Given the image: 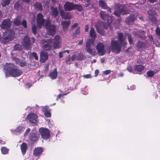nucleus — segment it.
I'll return each instance as SVG.
<instances>
[{
    "instance_id": "obj_51",
    "label": "nucleus",
    "mask_w": 160,
    "mask_h": 160,
    "mask_svg": "<svg viewBox=\"0 0 160 160\" xmlns=\"http://www.w3.org/2000/svg\"><path fill=\"white\" fill-rule=\"evenodd\" d=\"M18 64L21 67H23L25 65V62H20Z\"/></svg>"
},
{
    "instance_id": "obj_9",
    "label": "nucleus",
    "mask_w": 160,
    "mask_h": 160,
    "mask_svg": "<svg viewBox=\"0 0 160 160\" xmlns=\"http://www.w3.org/2000/svg\"><path fill=\"white\" fill-rule=\"evenodd\" d=\"M117 7L118 8L119 11L116 10L114 12V15L117 16H119L120 14H127L129 12V11L126 9L121 5L118 6Z\"/></svg>"
},
{
    "instance_id": "obj_22",
    "label": "nucleus",
    "mask_w": 160,
    "mask_h": 160,
    "mask_svg": "<svg viewBox=\"0 0 160 160\" xmlns=\"http://www.w3.org/2000/svg\"><path fill=\"white\" fill-rule=\"evenodd\" d=\"M70 24L69 21H64L62 22V26L63 29L64 30H66L68 29V27Z\"/></svg>"
},
{
    "instance_id": "obj_3",
    "label": "nucleus",
    "mask_w": 160,
    "mask_h": 160,
    "mask_svg": "<svg viewBox=\"0 0 160 160\" xmlns=\"http://www.w3.org/2000/svg\"><path fill=\"white\" fill-rule=\"evenodd\" d=\"M118 41L113 40L111 42L110 48L113 52L119 53L121 50V45L125 46L126 42L122 33H118Z\"/></svg>"
},
{
    "instance_id": "obj_11",
    "label": "nucleus",
    "mask_w": 160,
    "mask_h": 160,
    "mask_svg": "<svg viewBox=\"0 0 160 160\" xmlns=\"http://www.w3.org/2000/svg\"><path fill=\"white\" fill-rule=\"evenodd\" d=\"M10 25L11 22L9 19H6L4 20L0 26L1 30L2 31H5L9 29V28L10 27Z\"/></svg>"
},
{
    "instance_id": "obj_40",
    "label": "nucleus",
    "mask_w": 160,
    "mask_h": 160,
    "mask_svg": "<svg viewBox=\"0 0 160 160\" xmlns=\"http://www.w3.org/2000/svg\"><path fill=\"white\" fill-rule=\"evenodd\" d=\"M80 31V28L78 27L77 29L75 31L74 33V36H76L78 35Z\"/></svg>"
},
{
    "instance_id": "obj_10",
    "label": "nucleus",
    "mask_w": 160,
    "mask_h": 160,
    "mask_svg": "<svg viewBox=\"0 0 160 160\" xmlns=\"http://www.w3.org/2000/svg\"><path fill=\"white\" fill-rule=\"evenodd\" d=\"M37 115L33 113H29L27 116L26 119L31 123H36L38 119Z\"/></svg>"
},
{
    "instance_id": "obj_12",
    "label": "nucleus",
    "mask_w": 160,
    "mask_h": 160,
    "mask_svg": "<svg viewBox=\"0 0 160 160\" xmlns=\"http://www.w3.org/2000/svg\"><path fill=\"white\" fill-rule=\"evenodd\" d=\"M100 14L101 18L104 20H106L108 24H109L112 22V18L107 14L105 12L101 11Z\"/></svg>"
},
{
    "instance_id": "obj_7",
    "label": "nucleus",
    "mask_w": 160,
    "mask_h": 160,
    "mask_svg": "<svg viewBox=\"0 0 160 160\" xmlns=\"http://www.w3.org/2000/svg\"><path fill=\"white\" fill-rule=\"evenodd\" d=\"M42 137L44 139H48L50 136L49 130L44 128H41L39 130Z\"/></svg>"
},
{
    "instance_id": "obj_25",
    "label": "nucleus",
    "mask_w": 160,
    "mask_h": 160,
    "mask_svg": "<svg viewBox=\"0 0 160 160\" xmlns=\"http://www.w3.org/2000/svg\"><path fill=\"white\" fill-rule=\"evenodd\" d=\"M51 14L54 17H56L58 14V12L57 9L54 8L53 7H51Z\"/></svg>"
},
{
    "instance_id": "obj_63",
    "label": "nucleus",
    "mask_w": 160,
    "mask_h": 160,
    "mask_svg": "<svg viewBox=\"0 0 160 160\" xmlns=\"http://www.w3.org/2000/svg\"><path fill=\"white\" fill-rule=\"evenodd\" d=\"M31 40H32V42H34L35 41V39L34 38L32 37V38H31Z\"/></svg>"
},
{
    "instance_id": "obj_17",
    "label": "nucleus",
    "mask_w": 160,
    "mask_h": 160,
    "mask_svg": "<svg viewBox=\"0 0 160 160\" xmlns=\"http://www.w3.org/2000/svg\"><path fill=\"white\" fill-rule=\"evenodd\" d=\"M41 60L42 62H44L48 58V55L47 52L42 51L40 53Z\"/></svg>"
},
{
    "instance_id": "obj_4",
    "label": "nucleus",
    "mask_w": 160,
    "mask_h": 160,
    "mask_svg": "<svg viewBox=\"0 0 160 160\" xmlns=\"http://www.w3.org/2000/svg\"><path fill=\"white\" fill-rule=\"evenodd\" d=\"M12 77H17L21 75L22 72L17 67L12 63H6L4 68Z\"/></svg>"
},
{
    "instance_id": "obj_27",
    "label": "nucleus",
    "mask_w": 160,
    "mask_h": 160,
    "mask_svg": "<svg viewBox=\"0 0 160 160\" xmlns=\"http://www.w3.org/2000/svg\"><path fill=\"white\" fill-rule=\"evenodd\" d=\"M47 109H48V107H46V109H44V108L43 109V111L44 112V114L45 116L47 117H50L51 116V114L50 112L48 111Z\"/></svg>"
},
{
    "instance_id": "obj_41",
    "label": "nucleus",
    "mask_w": 160,
    "mask_h": 160,
    "mask_svg": "<svg viewBox=\"0 0 160 160\" xmlns=\"http://www.w3.org/2000/svg\"><path fill=\"white\" fill-rule=\"evenodd\" d=\"M32 55L34 57L36 60H37L38 59V57L36 53L33 52L32 53Z\"/></svg>"
},
{
    "instance_id": "obj_42",
    "label": "nucleus",
    "mask_w": 160,
    "mask_h": 160,
    "mask_svg": "<svg viewBox=\"0 0 160 160\" xmlns=\"http://www.w3.org/2000/svg\"><path fill=\"white\" fill-rule=\"evenodd\" d=\"M68 93H65V94H59L58 96V97L57 98V99H56V100H58V99L59 98H60L62 97L64 95H66Z\"/></svg>"
},
{
    "instance_id": "obj_39",
    "label": "nucleus",
    "mask_w": 160,
    "mask_h": 160,
    "mask_svg": "<svg viewBox=\"0 0 160 160\" xmlns=\"http://www.w3.org/2000/svg\"><path fill=\"white\" fill-rule=\"evenodd\" d=\"M21 46L19 44H16L15 45L14 47V48L15 50H18L20 49L21 48Z\"/></svg>"
},
{
    "instance_id": "obj_38",
    "label": "nucleus",
    "mask_w": 160,
    "mask_h": 160,
    "mask_svg": "<svg viewBox=\"0 0 160 160\" xmlns=\"http://www.w3.org/2000/svg\"><path fill=\"white\" fill-rule=\"evenodd\" d=\"M128 38L129 42L130 44H132L133 42L132 38V36L131 35L129 34L128 35Z\"/></svg>"
},
{
    "instance_id": "obj_16",
    "label": "nucleus",
    "mask_w": 160,
    "mask_h": 160,
    "mask_svg": "<svg viewBox=\"0 0 160 160\" xmlns=\"http://www.w3.org/2000/svg\"><path fill=\"white\" fill-rule=\"evenodd\" d=\"M25 129L24 125H21L18 126L14 130V132L16 135L22 133Z\"/></svg>"
},
{
    "instance_id": "obj_32",
    "label": "nucleus",
    "mask_w": 160,
    "mask_h": 160,
    "mask_svg": "<svg viewBox=\"0 0 160 160\" xmlns=\"http://www.w3.org/2000/svg\"><path fill=\"white\" fill-rule=\"evenodd\" d=\"M35 8L38 10H41L42 9V6L41 3L38 2H36L35 3Z\"/></svg>"
},
{
    "instance_id": "obj_19",
    "label": "nucleus",
    "mask_w": 160,
    "mask_h": 160,
    "mask_svg": "<svg viewBox=\"0 0 160 160\" xmlns=\"http://www.w3.org/2000/svg\"><path fill=\"white\" fill-rule=\"evenodd\" d=\"M42 151L43 149L42 148H36L34 151L33 154L35 156H38L42 154Z\"/></svg>"
},
{
    "instance_id": "obj_47",
    "label": "nucleus",
    "mask_w": 160,
    "mask_h": 160,
    "mask_svg": "<svg viewBox=\"0 0 160 160\" xmlns=\"http://www.w3.org/2000/svg\"><path fill=\"white\" fill-rule=\"evenodd\" d=\"M156 32L158 35H160V29L158 27L157 28Z\"/></svg>"
},
{
    "instance_id": "obj_50",
    "label": "nucleus",
    "mask_w": 160,
    "mask_h": 160,
    "mask_svg": "<svg viewBox=\"0 0 160 160\" xmlns=\"http://www.w3.org/2000/svg\"><path fill=\"white\" fill-rule=\"evenodd\" d=\"M127 70L129 72H132L133 70L131 66H128L127 68Z\"/></svg>"
},
{
    "instance_id": "obj_2",
    "label": "nucleus",
    "mask_w": 160,
    "mask_h": 160,
    "mask_svg": "<svg viewBox=\"0 0 160 160\" xmlns=\"http://www.w3.org/2000/svg\"><path fill=\"white\" fill-rule=\"evenodd\" d=\"M42 15L39 13L37 16V23L38 28L40 29L42 25L45 26L47 30V33L49 35L53 36L56 32L55 27L54 25H51L49 20L45 21L43 19Z\"/></svg>"
},
{
    "instance_id": "obj_20",
    "label": "nucleus",
    "mask_w": 160,
    "mask_h": 160,
    "mask_svg": "<svg viewBox=\"0 0 160 160\" xmlns=\"http://www.w3.org/2000/svg\"><path fill=\"white\" fill-rule=\"evenodd\" d=\"M49 76L52 79H54L56 78L57 77V72L56 68L54 70L50 72Z\"/></svg>"
},
{
    "instance_id": "obj_8",
    "label": "nucleus",
    "mask_w": 160,
    "mask_h": 160,
    "mask_svg": "<svg viewBox=\"0 0 160 160\" xmlns=\"http://www.w3.org/2000/svg\"><path fill=\"white\" fill-rule=\"evenodd\" d=\"M31 40L28 36H26L24 38L22 41V45L25 49L28 50L30 48L31 44Z\"/></svg>"
},
{
    "instance_id": "obj_28",
    "label": "nucleus",
    "mask_w": 160,
    "mask_h": 160,
    "mask_svg": "<svg viewBox=\"0 0 160 160\" xmlns=\"http://www.w3.org/2000/svg\"><path fill=\"white\" fill-rule=\"evenodd\" d=\"M144 68V67L142 65H138L136 66L135 68V70L138 72H141L142 70Z\"/></svg>"
},
{
    "instance_id": "obj_30",
    "label": "nucleus",
    "mask_w": 160,
    "mask_h": 160,
    "mask_svg": "<svg viewBox=\"0 0 160 160\" xmlns=\"http://www.w3.org/2000/svg\"><path fill=\"white\" fill-rule=\"evenodd\" d=\"M155 12L153 10H149L148 12V15L151 17H150V19H152V18H153L154 15L155 14Z\"/></svg>"
},
{
    "instance_id": "obj_29",
    "label": "nucleus",
    "mask_w": 160,
    "mask_h": 160,
    "mask_svg": "<svg viewBox=\"0 0 160 160\" xmlns=\"http://www.w3.org/2000/svg\"><path fill=\"white\" fill-rule=\"evenodd\" d=\"M11 0H2L1 4L2 7H5L8 5Z\"/></svg>"
},
{
    "instance_id": "obj_55",
    "label": "nucleus",
    "mask_w": 160,
    "mask_h": 160,
    "mask_svg": "<svg viewBox=\"0 0 160 160\" xmlns=\"http://www.w3.org/2000/svg\"><path fill=\"white\" fill-rule=\"evenodd\" d=\"M76 58V56L75 55H72L71 57V59L72 61H73Z\"/></svg>"
},
{
    "instance_id": "obj_34",
    "label": "nucleus",
    "mask_w": 160,
    "mask_h": 160,
    "mask_svg": "<svg viewBox=\"0 0 160 160\" xmlns=\"http://www.w3.org/2000/svg\"><path fill=\"white\" fill-rule=\"evenodd\" d=\"M74 9H76L78 11H81L82 9V7L80 5L74 4Z\"/></svg>"
},
{
    "instance_id": "obj_60",
    "label": "nucleus",
    "mask_w": 160,
    "mask_h": 160,
    "mask_svg": "<svg viewBox=\"0 0 160 160\" xmlns=\"http://www.w3.org/2000/svg\"><path fill=\"white\" fill-rule=\"evenodd\" d=\"M82 42H83V40H81L80 42H78V44L79 45H81L82 43Z\"/></svg>"
},
{
    "instance_id": "obj_5",
    "label": "nucleus",
    "mask_w": 160,
    "mask_h": 160,
    "mask_svg": "<svg viewBox=\"0 0 160 160\" xmlns=\"http://www.w3.org/2000/svg\"><path fill=\"white\" fill-rule=\"evenodd\" d=\"M2 32L3 33V35L2 40L1 39L2 43L5 44L14 39V33L12 30H7L5 31H2Z\"/></svg>"
},
{
    "instance_id": "obj_6",
    "label": "nucleus",
    "mask_w": 160,
    "mask_h": 160,
    "mask_svg": "<svg viewBox=\"0 0 160 160\" xmlns=\"http://www.w3.org/2000/svg\"><path fill=\"white\" fill-rule=\"evenodd\" d=\"M94 40H89L86 43V51L88 52L91 55H94L96 52L93 48V46Z\"/></svg>"
},
{
    "instance_id": "obj_14",
    "label": "nucleus",
    "mask_w": 160,
    "mask_h": 160,
    "mask_svg": "<svg viewBox=\"0 0 160 160\" xmlns=\"http://www.w3.org/2000/svg\"><path fill=\"white\" fill-rule=\"evenodd\" d=\"M65 10L67 11H71L74 9V4L72 2H66L64 5Z\"/></svg>"
},
{
    "instance_id": "obj_31",
    "label": "nucleus",
    "mask_w": 160,
    "mask_h": 160,
    "mask_svg": "<svg viewBox=\"0 0 160 160\" xmlns=\"http://www.w3.org/2000/svg\"><path fill=\"white\" fill-rule=\"evenodd\" d=\"M9 149L6 147H3L1 148L2 153L3 154L8 153Z\"/></svg>"
},
{
    "instance_id": "obj_48",
    "label": "nucleus",
    "mask_w": 160,
    "mask_h": 160,
    "mask_svg": "<svg viewBox=\"0 0 160 160\" xmlns=\"http://www.w3.org/2000/svg\"><path fill=\"white\" fill-rule=\"evenodd\" d=\"M30 129L29 128H28L26 131L25 132L24 134V136L27 135L29 132H30Z\"/></svg>"
},
{
    "instance_id": "obj_49",
    "label": "nucleus",
    "mask_w": 160,
    "mask_h": 160,
    "mask_svg": "<svg viewBox=\"0 0 160 160\" xmlns=\"http://www.w3.org/2000/svg\"><path fill=\"white\" fill-rule=\"evenodd\" d=\"M66 63L68 64L70 63V57H68L65 60Z\"/></svg>"
},
{
    "instance_id": "obj_56",
    "label": "nucleus",
    "mask_w": 160,
    "mask_h": 160,
    "mask_svg": "<svg viewBox=\"0 0 160 160\" xmlns=\"http://www.w3.org/2000/svg\"><path fill=\"white\" fill-rule=\"evenodd\" d=\"M142 43L141 42H138V43L137 44V46L138 47H141L142 46Z\"/></svg>"
},
{
    "instance_id": "obj_1",
    "label": "nucleus",
    "mask_w": 160,
    "mask_h": 160,
    "mask_svg": "<svg viewBox=\"0 0 160 160\" xmlns=\"http://www.w3.org/2000/svg\"><path fill=\"white\" fill-rule=\"evenodd\" d=\"M61 38L58 35L56 36L54 38L49 39L47 40H42L41 41L42 47L43 49L49 50L52 49L53 46L55 49H57L61 48L60 44Z\"/></svg>"
},
{
    "instance_id": "obj_61",
    "label": "nucleus",
    "mask_w": 160,
    "mask_h": 160,
    "mask_svg": "<svg viewBox=\"0 0 160 160\" xmlns=\"http://www.w3.org/2000/svg\"><path fill=\"white\" fill-rule=\"evenodd\" d=\"M63 53L64 52H66L67 53H69V50H65V51H63Z\"/></svg>"
},
{
    "instance_id": "obj_33",
    "label": "nucleus",
    "mask_w": 160,
    "mask_h": 160,
    "mask_svg": "<svg viewBox=\"0 0 160 160\" xmlns=\"http://www.w3.org/2000/svg\"><path fill=\"white\" fill-rule=\"evenodd\" d=\"M31 139L33 140H35L38 138V135L37 134L32 133L30 134Z\"/></svg>"
},
{
    "instance_id": "obj_24",
    "label": "nucleus",
    "mask_w": 160,
    "mask_h": 160,
    "mask_svg": "<svg viewBox=\"0 0 160 160\" xmlns=\"http://www.w3.org/2000/svg\"><path fill=\"white\" fill-rule=\"evenodd\" d=\"M135 19V16L134 15H130L127 19V21L129 23L133 22Z\"/></svg>"
},
{
    "instance_id": "obj_23",
    "label": "nucleus",
    "mask_w": 160,
    "mask_h": 160,
    "mask_svg": "<svg viewBox=\"0 0 160 160\" xmlns=\"http://www.w3.org/2000/svg\"><path fill=\"white\" fill-rule=\"evenodd\" d=\"M90 36L94 41L96 37V35L95 30L92 27L91 28L90 31Z\"/></svg>"
},
{
    "instance_id": "obj_45",
    "label": "nucleus",
    "mask_w": 160,
    "mask_h": 160,
    "mask_svg": "<svg viewBox=\"0 0 160 160\" xmlns=\"http://www.w3.org/2000/svg\"><path fill=\"white\" fill-rule=\"evenodd\" d=\"M12 59L13 60H15L16 63L19 64L20 62V61L18 58H16L15 57H13L12 58Z\"/></svg>"
},
{
    "instance_id": "obj_52",
    "label": "nucleus",
    "mask_w": 160,
    "mask_h": 160,
    "mask_svg": "<svg viewBox=\"0 0 160 160\" xmlns=\"http://www.w3.org/2000/svg\"><path fill=\"white\" fill-rule=\"evenodd\" d=\"M63 52H60L59 53V57L60 58H61L63 57Z\"/></svg>"
},
{
    "instance_id": "obj_15",
    "label": "nucleus",
    "mask_w": 160,
    "mask_h": 160,
    "mask_svg": "<svg viewBox=\"0 0 160 160\" xmlns=\"http://www.w3.org/2000/svg\"><path fill=\"white\" fill-rule=\"evenodd\" d=\"M59 10L61 15L63 18L66 19H69L71 18V17L69 13L64 12L60 7H59Z\"/></svg>"
},
{
    "instance_id": "obj_43",
    "label": "nucleus",
    "mask_w": 160,
    "mask_h": 160,
    "mask_svg": "<svg viewBox=\"0 0 160 160\" xmlns=\"http://www.w3.org/2000/svg\"><path fill=\"white\" fill-rule=\"evenodd\" d=\"M111 72L110 70H108L105 71H103V73L105 75L109 74Z\"/></svg>"
},
{
    "instance_id": "obj_44",
    "label": "nucleus",
    "mask_w": 160,
    "mask_h": 160,
    "mask_svg": "<svg viewBox=\"0 0 160 160\" xmlns=\"http://www.w3.org/2000/svg\"><path fill=\"white\" fill-rule=\"evenodd\" d=\"M22 24L23 25L24 28H27V22L25 20H23L22 22Z\"/></svg>"
},
{
    "instance_id": "obj_37",
    "label": "nucleus",
    "mask_w": 160,
    "mask_h": 160,
    "mask_svg": "<svg viewBox=\"0 0 160 160\" xmlns=\"http://www.w3.org/2000/svg\"><path fill=\"white\" fill-rule=\"evenodd\" d=\"M32 30L34 34H35L37 33L36 27L35 25L32 26Z\"/></svg>"
},
{
    "instance_id": "obj_53",
    "label": "nucleus",
    "mask_w": 160,
    "mask_h": 160,
    "mask_svg": "<svg viewBox=\"0 0 160 160\" xmlns=\"http://www.w3.org/2000/svg\"><path fill=\"white\" fill-rule=\"evenodd\" d=\"M78 25V24L77 23H75L72 26L71 28H74L77 26Z\"/></svg>"
},
{
    "instance_id": "obj_46",
    "label": "nucleus",
    "mask_w": 160,
    "mask_h": 160,
    "mask_svg": "<svg viewBox=\"0 0 160 160\" xmlns=\"http://www.w3.org/2000/svg\"><path fill=\"white\" fill-rule=\"evenodd\" d=\"M83 77L86 78H92L90 74L83 75Z\"/></svg>"
},
{
    "instance_id": "obj_59",
    "label": "nucleus",
    "mask_w": 160,
    "mask_h": 160,
    "mask_svg": "<svg viewBox=\"0 0 160 160\" xmlns=\"http://www.w3.org/2000/svg\"><path fill=\"white\" fill-rule=\"evenodd\" d=\"M26 88H29L31 86V84H30L28 83L26 85Z\"/></svg>"
},
{
    "instance_id": "obj_54",
    "label": "nucleus",
    "mask_w": 160,
    "mask_h": 160,
    "mask_svg": "<svg viewBox=\"0 0 160 160\" xmlns=\"http://www.w3.org/2000/svg\"><path fill=\"white\" fill-rule=\"evenodd\" d=\"M99 72V71L97 69L95 71V76L97 77L98 76V75Z\"/></svg>"
},
{
    "instance_id": "obj_62",
    "label": "nucleus",
    "mask_w": 160,
    "mask_h": 160,
    "mask_svg": "<svg viewBox=\"0 0 160 160\" xmlns=\"http://www.w3.org/2000/svg\"><path fill=\"white\" fill-rule=\"evenodd\" d=\"M150 2H153L156 1V0H148Z\"/></svg>"
},
{
    "instance_id": "obj_35",
    "label": "nucleus",
    "mask_w": 160,
    "mask_h": 160,
    "mask_svg": "<svg viewBox=\"0 0 160 160\" xmlns=\"http://www.w3.org/2000/svg\"><path fill=\"white\" fill-rule=\"evenodd\" d=\"M95 28L97 31L98 32V33L102 35H103L104 34V33L103 30L101 29H100L97 26H95Z\"/></svg>"
},
{
    "instance_id": "obj_21",
    "label": "nucleus",
    "mask_w": 160,
    "mask_h": 160,
    "mask_svg": "<svg viewBox=\"0 0 160 160\" xmlns=\"http://www.w3.org/2000/svg\"><path fill=\"white\" fill-rule=\"evenodd\" d=\"M27 149V145L26 143L23 142L21 145V149L22 154L24 155L26 153Z\"/></svg>"
},
{
    "instance_id": "obj_58",
    "label": "nucleus",
    "mask_w": 160,
    "mask_h": 160,
    "mask_svg": "<svg viewBox=\"0 0 160 160\" xmlns=\"http://www.w3.org/2000/svg\"><path fill=\"white\" fill-rule=\"evenodd\" d=\"M135 87L134 85H132L130 87V89L132 90H133L135 89Z\"/></svg>"
},
{
    "instance_id": "obj_57",
    "label": "nucleus",
    "mask_w": 160,
    "mask_h": 160,
    "mask_svg": "<svg viewBox=\"0 0 160 160\" xmlns=\"http://www.w3.org/2000/svg\"><path fill=\"white\" fill-rule=\"evenodd\" d=\"M88 26L87 25H86L85 26V31L86 32H88Z\"/></svg>"
},
{
    "instance_id": "obj_18",
    "label": "nucleus",
    "mask_w": 160,
    "mask_h": 160,
    "mask_svg": "<svg viewBox=\"0 0 160 160\" xmlns=\"http://www.w3.org/2000/svg\"><path fill=\"white\" fill-rule=\"evenodd\" d=\"M99 4L100 7L104 9H107L108 11L110 13L111 12V10L110 8H108L105 3L102 0H99Z\"/></svg>"
},
{
    "instance_id": "obj_36",
    "label": "nucleus",
    "mask_w": 160,
    "mask_h": 160,
    "mask_svg": "<svg viewBox=\"0 0 160 160\" xmlns=\"http://www.w3.org/2000/svg\"><path fill=\"white\" fill-rule=\"evenodd\" d=\"M147 75L149 77H152L154 74V72L151 71H149L147 72Z\"/></svg>"
},
{
    "instance_id": "obj_64",
    "label": "nucleus",
    "mask_w": 160,
    "mask_h": 160,
    "mask_svg": "<svg viewBox=\"0 0 160 160\" xmlns=\"http://www.w3.org/2000/svg\"><path fill=\"white\" fill-rule=\"evenodd\" d=\"M0 142L1 144H4L5 142H2V140H0Z\"/></svg>"
},
{
    "instance_id": "obj_13",
    "label": "nucleus",
    "mask_w": 160,
    "mask_h": 160,
    "mask_svg": "<svg viewBox=\"0 0 160 160\" xmlns=\"http://www.w3.org/2000/svg\"><path fill=\"white\" fill-rule=\"evenodd\" d=\"M104 46L102 43H98L96 47L98 54L100 55H103L105 53V50L104 48Z\"/></svg>"
},
{
    "instance_id": "obj_26",
    "label": "nucleus",
    "mask_w": 160,
    "mask_h": 160,
    "mask_svg": "<svg viewBox=\"0 0 160 160\" xmlns=\"http://www.w3.org/2000/svg\"><path fill=\"white\" fill-rule=\"evenodd\" d=\"M21 18L20 17H18L15 19L14 21V24L17 26H18L19 25L21 22Z\"/></svg>"
}]
</instances>
